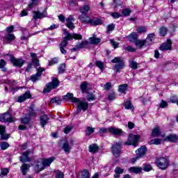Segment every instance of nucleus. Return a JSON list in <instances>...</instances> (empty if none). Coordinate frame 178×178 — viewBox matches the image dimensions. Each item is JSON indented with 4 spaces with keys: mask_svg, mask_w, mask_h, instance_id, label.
<instances>
[{
    "mask_svg": "<svg viewBox=\"0 0 178 178\" xmlns=\"http://www.w3.org/2000/svg\"><path fill=\"white\" fill-rule=\"evenodd\" d=\"M63 34L65 36L63 38V40L60 44V47L65 48L66 45H67V41H70V40H83V36L80 34L73 33L72 35L69 33L67 29H63Z\"/></svg>",
    "mask_w": 178,
    "mask_h": 178,
    "instance_id": "f257e3e1",
    "label": "nucleus"
},
{
    "mask_svg": "<svg viewBox=\"0 0 178 178\" xmlns=\"http://www.w3.org/2000/svg\"><path fill=\"white\" fill-rule=\"evenodd\" d=\"M55 159H56V158L54 156L48 159H43L41 164H38L35 166V170H38L37 173H39V172H41V170H44L45 168H49V166H51V163H52Z\"/></svg>",
    "mask_w": 178,
    "mask_h": 178,
    "instance_id": "f03ea898",
    "label": "nucleus"
},
{
    "mask_svg": "<svg viewBox=\"0 0 178 178\" xmlns=\"http://www.w3.org/2000/svg\"><path fill=\"white\" fill-rule=\"evenodd\" d=\"M111 63H115V65H113V70H115L116 73H120V70L122 69H124V60L120 57H115L112 60Z\"/></svg>",
    "mask_w": 178,
    "mask_h": 178,
    "instance_id": "7ed1b4c3",
    "label": "nucleus"
},
{
    "mask_svg": "<svg viewBox=\"0 0 178 178\" xmlns=\"http://www.w3.org/2000/svg\"><path fill=\"white\" fill-rule=\"evenodd\" d=\"M156 163L159 169H161V170H166L168 166H169V160L165 157H161L157 159Z\"/></svg>",
    "mask_w": 178,
    "mask_h": 178,
    "instance_id": "20e7f679",
    "label": "nucleus"
},
{
    "mask_svg": "<svg viewBox=\"0 0 178 178\" xmlns=\"http://www.w3.org/2000/svg\"><path fill=\"white\" fill-rule=\"evenodd\" d=\"M59 81L57 78H54L51 82H49L47 84L46 88L44 89L43 92H49L54 88H56V87H59Z\"/></svg>",
    "mask_w": 178,
    "mask_h": 178,
    "instance_id": "39448f33",
    "label": "nucleus"
},
{
    "mask_svg": "<svg viewBox=\"0 0 178 178\" xmlns=\"http://www.w3.org/2000/svg\"><path fill=\"white\" fill-rule=\"evenodd\" d=\"M16 119L10 115L9 113H4L0 116V122H8L9 123H12L15 122Z\"/></svg>",
    "mask_w": 178,
    "mask_h": 178,
    "instance_id": "423d86ee",
    "label": "nucleus"
},
{
    "mask_svg": "<svg viewBox=\"0 0 178 178\" xmlns=\"http://www.w3.org/2000/svg\"><path fill=\"white\" fill-rule=\"evenodd\" d=\"M140 136L138 135H133L131 134L129 136L128 141L126 142L127 145H136L137 143H138V139Z\"/></svg>",
    "mask_w": 178,
    "mask_h": 178,
    "instance_id": "0eeeda50",
    "label": "nucleus"
},
{
    "mask_svg": "<svg viewBox=\"0 0 178 178\" xmlns=\"http://www.w3.org/2000/svg\"><path fill=\"white\" fill-rule=\"evenodd\" d=\"M112 152L115 156L118 157L122 154V144L115 143L112 146Z\"/></svg>",
    "mask_w": 178,
    "mask_h": 178,
    "instance_id": "6e6552de",
    "label": "nucleus"
},
{
    "mask_svg": "<svg viewBox=\"0 0 178 178\" xmlns=\"http://www.w3.org/2000/svg\"><path fill=\"white\" fill-rule=\"evenodd\" d=\"M10 62L16 67H22V66H23L24 65L26 61H24V60H23L22 58H16L15 57H11Z\"/></svg>",
    "mask_w": 178,
    "mask_h": 178,
    "instance_id": "1a4fd4ad",
    "label": "nucleus"
},
{
    "mask_svg": "<svg viewBox=\"0 0 178 178\" xmlns=\"http://www.w3.org/2000/svg\"><path fill=\"white\" fill-rule=\"evenodd\" d=\"M77 104V111L80 112L81 111H87L88 109V103L87 102L81 101L79 99Z\"/></svg>",
    "mask_w": 178,
    "mask_h": 178,
    "instance_id": "9d476101",
    "label": "nucleus"
},
{
    "mask_svg": "<svg viewBox=\"0 0 178 178\" xmlns=\"http://www.w3.org/2000/svg\"><path fill=\"white\" fill-rule=\"evenodd\" d=\"M172 49V40H167V42L163 43L160 47V51H170Z\"/></svg>",
    "mask_w": 178,
    "mask_h": 178,
    "instance_id": "9b49d317",
    "label": "nucleus"
},
{
    "mask_svg": "<svg viewBox=\"0 0 178 178\" xmlns=\"http://www.w3.org/2000/svg\"><path fill=\"white\" fill-rule=\"evenodd\" d=\"M66 22V26L70 29V30H73L74 29V24H73V22H74V17L72 15H70L65 20Z\"/></svg>",
    "mask_w": 178,
    "mask_h": 178,
    "instance_id": "f8f14e48",
    "label": "nucleus"
},
{
    "mask_svg": "<svg viewBox=\"0 0 178 178\" xmlns=\"http://www.w3.org/2000/svg\"><path fill=\"white\" fill-rule=\"evenodd\" d=\"M33 19L37 20V19H44V17H47L48 13L47 11L43 13H40V11H33Z\"/></svg>",
    "mask_w": 178,
    "mask_h": 178,
    "instance_id": "ddd939ff",
    "label": "nucleus"
},
{
    "mask_svg": "<svg viewBox=\"0 0 178 178\" xmlns=\"http://www.w3.org/2000/svg\"><path fill=\"white\" fill-rule=\"evenodd\" d=\"M16 37L15 34L9 33L6 36L3 37V41L4 44H9V42H12V41H15Z\"/></svg>",
    "mask_w": 178,
    "mask_h": 178,
    "instance_id": "4468645a",
    "label": "nucleus"
},
{
    "mask_svg": "<svg viewBox=\"0 0 178 178\" xmlns=\"http://www.w3.org/2000/svg\"><path fill=\"white\" fill-rule=\"evenodd\" d=\"M108 131L114 136H122L124 133L123 130L117 127H110L108 128Z\"/></svg>",
    "mask_w": 178,
    "mask_h": 178,
    "instance_id": "2eb2a0df",
    "label": "nucleus"
},
{
    "mask_svg": "<svg viewBox=\"0 0 178 178\" xmlns=\"http://www.w3.org/2000/svg\"><path fill=\"white\" fill-rule=\"evenodd\" d=\"M29 98H31V94H30V90H27L24 94L19 97L17 102L20 103L24 102V101L29 99Z\"/></svg>",
    "mask_w": 178,
    "mask_h": 178,
    "instance_id": "dca6fc26",
    "label": "nucleus"
},
{
    "mask_svg": "<svg viewBox=\"0 0 178 178\" xmlns=\"http://www.w3.org/2000/svg\"><path fill=\"white\" fill-rule=\"evenodd\" d=\"M136 153L139 158H143V156L147 154V147H140L138 150L136 151Z\"/></svg>",
    "mask_w": 178,
    "mask_h": 178,
    "instance_id": "f3484780",
    "label": "nucleus"
},
{
    "mask_svg": "<svg viewBox=\"0 0 178 178\" xmlns=\"http://www.w3.org/2000/svg\"><path fill=\"white\" fill-rule=\"evenodd\" d=\"M102 23V19L95 17L92 19L90 18L88 24H90V26H101Z\"/></svg>",
    "mask_w": 178,
    "mask_h": 178,
    "instance_id": "a211bd4d",
    "label": "nucleus"
},
{
    "mask_svg": "<svg viewBox=\"0 0 178 178\" xmlns=\"http://www.w3.org/2000/svg\"><path fill=\"white\" fill-rule=\"evenodd\" d=\"M5 133V127L0 125V136H1V140H8L9 137L10 136V134H6Z\"/></svg>",
    "mask_w": 178,
    "mask_h": 178,
    "instance_id": "6ab92c4d",
    "label": "nucleus"
},
{
    "mask_svg": "<svg viewBox=\"0 0 178 178\" xmlns=\"http://www.w3.org/2000/svg\"><path fill=\"white\" fill-rule=\"evenodd\" d=\"M161 134L162 131H161V128L158 126H156L152 131V137H161Z\"/></svg>",
    "mask_w": 178,
    "mask_h": 178,
    "instance_id": "aec40b11",
    "label": "nucleus"
},
{
    "mask_svg": "<svg viewBox=\"0 0 178 178\" xmlns=\"http://www.w3.org/2000/svg\"><path fill=\"white\" fill-rule=\"evenodd\" d=\"M79 20H81V23H87L88 24L90 22V18L87 15V14H81L79 16Z\"/></svg>",
    "mask_w": 178,
    "mask_h": 178,
    "instance_id": "412c9836",
    "label": "nucleus"
},
{
    "mask_svg": "<svg viewBox=\"0 0 178 178\" xmlns=\"http://www.w3.org/2000/svg\"><path fill=\"white\" fill-rule=\"evenodd\" d=\"M64 99H70L72 102H79V99L74 97L73 93H67L63 97Z\"/></svg>",
    "mask_w": 178,
    "mask_h": 178,
    "instance_id": "4be33fe9",
    "label": "nucleus"
},
{
    "mask_svg": "<svg viewBox=\"0 0 178 178\" xmlns=\"http://www.w3.org/2000/svg\"><path fill=\"white\" fill-rule=\"evenodd\" d=\"M48 120H49V117L47 115H44L40 116V124L42 127H44L46 124L48 123Z\"/></svg>",
    "mask_w": 178,
    "mask_h": 178,
    "instance_id": "5701e85b",
    "label": "nucleus"
},
{
    "mask_svg": "<svg viewBox=\"0 0 178 178\" xmlns=\"http://www.w3.org/2000/svg\"><path fill=\"white\" fill-rule=\"evenodd\" d=\"M164 141H170L171 143H176L177 141V135L170 134L168 135L165 139Z\"/></svg>",
    "mask_w": 178,
    "mask_h": 178,
    "instance_id": "b1692460",
    "label": "nucleus"
},
{
    "mask_svg": "<svg viewBox=\"0 0 178 178\" xmlns=\"http://www.w3.org/2000/svg\"><path fill=\"white\" fill-rule=\"evenodd\" d=\"M115 175H114L115 178H120V175H123L124 173V169L120 168V167H116L115 169Z\"/></svg>",
    "mask_w": 178,
    "mask_h": 178,
    "instance_id": "393cba45",
    "label": "nucleus"
},
{
    "mask_svg": "<svg viewBox=\"0 0 178 178\" xmlns=\"http://www.w3.org/2000/svg\"><path fill=\"white\" fill-rule=\"evenodd\" d=\"M137 38H138V35L136 33H132L129 35H128V40L130 42L135 43L137 41Z\"/></svg>",
    "mask_w": 178,
    "mask_h": 178,
    "instance_id": "a878e982",
    "label": "nucleus"
},
{
    "mask_svg": "<svg viewBox=\"0 0 178 178\" xmlns=\"http://www.w3.org/2000/svg\"><path fill=\"white\" fill-rule=\"evenodd\" d=\"M128 170L131 173H136L137 175L138 173H141L143 168L140 167H131L128 169Z\"/></svg>",
    "mask_w": 178,
    "mask_h": 178,
    "instance_id": "bb28decb",
    "label": "nucleus"
},
{
    "mask_svg": "<svg viewBox=\"0 0 178 178\" xmlns=\"http://www.w3.org/2000/svg\"><path fill=\"white\" fill-rule=\"evenodd\" d=\"M89 41L92 45H98L101 42V39L99 38L92 37L89 38Z\"/></svg>",
    "mask_w": 178,
    "mask_h": 178,
    "instance_id": "cd10ccee",
    "label": "nucleus"
},
{
    "mask_svg": "<svg viewBox=\"0 0 178 178\" xmlns=\"http://www.w3.org/2000/svg\"><path fill=\"white\" fill-rule=\"evenodd\" d=\"M31 165L29 164L24 163L21 166V171L22 175H26L27 174V172H29V170L30 169Z\"/></svg>",
    "mask_w": 178,
    "mask_h": 178,
    "instance_id": "c85d7f7f",
    "label": "nucleus"
},
{
    "mask_svg": "<svg viewBox=\"0 0 178 178\" xmlns=\"http://www.w3.org/2000/svg\"><path fill=\"white\" fill-rule=\"evenodd\" d=\"M31 57L32 58V62L36 66H40V60L37 58V54L35 53H31Z\"/></svg>",
    "mask_w": 178,
    "mask_h": 178,
    "instance_id": "c756f323",
    "label": "nucleus"
},
{
    "mask_svg": "<svg viewBox=\"0 0 178 178\" xmlns=\"http://www.w3.org/2000/svg\"><path fill=\"white\" fill-rule=\"evenodd\" d=\"M90 43L87 40H83L81 43H78L76 47V48L81 49L83 48H86V47H88V44Z\"/></svg>",
    "mask_w": 178,
    "mask_h": 178,
    "instance_id": "7c9ffc66",
    "label": "nucleus"
},
{
    "mask_svg": "<svg viewBox=\"0 0 178 178\" xmlns=\"http://www.w3.org/2000/svg\"><path fill=\"white\" fill-rule=\"evenodd\" d=\"M79 11L81 13L87 14L90 11V6L84 5L79 8Z\"/></svg>",
    "mask_w": 178,
    "mask_h": 178,
    "instance_id": "2f4dec72",
    "label": "nucleus"
},
{
    "mask_svg": "<svg viewBox=\"0 0 178 178\" xmlns=\"http://www.w3.org/2000/svg\"><path fill=\"white\" fill-rule=\"evenodd\" d=\"M99 149V147L96 144H92L89 147V151L92 154L97 152Z\"/></svg>",
    "mask_w": 178,
    "mask_h": 178,
    "instance_id": "473e14b6",
    "label": "nucleus"
},
{
    "mask_svg": "<svg viewBox=\"0 0 178 178\" xmlns=\"http://www.w3.org/2000/svg\"><path fill=\"white\" fill-rule=\"evenodd\" d=\"M124 108L125 109H134V106H133V104H131V101H130V99H128L125 102L124 104Z\"/></svg>",
    "mask_w": 178,
    "mask_h": 178,
    "instance_id": "72a5a7b5",
    "label": "nucleus"
},
{
    "mask_svg": "<svg viewBox=\"0 0 178 178\" xmlns=\"http://www.w3.org/2000/svg\"><path fill=\"white\" fill-rule=\"evenodd\" d=\"M161 143H162V139H160V138H154L149 141V144L150 145H152L153 144H154L155 145H159V144H161Z\"/></svg>",
    "mask_w": 178,
    "mask_h": 178,
    "instance_id": "f704fd0d",
    "label": "nucleus"
},
{
    "mask_svg": "<svg viewBox=\"0 0 178 178\" xmlns=\"http://www.w3.org/2000/svg\"><path fill=\"white\" fill-rule=\"evenodd\" d=\"M127 87H128V85L124 83L123 85H120L118 86V91L119 92H124L125 93L126 91H127Z\"/></svg>",
    "mask_w": 178,
    "mask_h": 178,
    "instance_id": "c9c22d12",
    "label": "nucleus"
},
{
    "mask_svg": "<svg viewBox=\"0 0 178 178\" xmlns=\"http://www.w3.org/2000/svg\"><path fill=\"white\" fill-rule=\"evenodd\" d=\"M122 16L127 17L130 16V14L131 13V10L130 8H124L121 12Z\"/></svg>",
    "mask_w": 178,
    "mask_h": 178,
    "instance_id": "e433bc0d",
    "label": "nucleus"
},
{
    "mask_svg": "<svg viewBox=\"0 0 178 178\" xmlns=\"http://www.w3.org/2000/svg\"><path fill=\"white\" fill-rule=\"evenodd\" d=\"M63 151H65V152H67V154H69V152H70V145H69L68 142H65L63 143Z\"/></svg>",
    "mask_w": 178,
    "mask_h": 178,
    "instance_id": "4c0bfd02",
    "label": "nucleus"
},
{
    "mask_svg": "<svg viewBox=\"0 0 178 178\" xmlns=\"http://www.w3.org/2000/svg\"><path fill=\"white\" fill-rule=\"evenodd\" d=\"M40 79H41V76L37 74H33L30 77V80L31 81H33V83H35V81H38V80H40Z\"/></svg>",
    "mask_w": 178,
    "mask_h": 178,
    "instance_id": "58836bf2",
    "label": "nucleus"
},
{
    "mask_svg": "<svg viewBox=\"0 0 178 178\" xmlns=\"http://www.w3.org/2000/svg\"><path fill=\"white\" fill-rule=\"evenodd\" d=\"M96 66L99 67L101 70V72H104V67H105L104 63L102 62L101 60H97L95 63Z\"/></svg>",
    "mask_w": 178,
    "mask_h": 178,
    "instance_id": "ea45409f",
    "label": "nucleus"
},
{
    "mask_svg": "<svg viewBox=\"0 0 178 178\" xmlns=\"http://www.w3.org/2000/svg\"><path fill=\"white\" fill-rule=\"evenodd\" d=\"M95 129L92 128V127H88L86 128V136H91V134H92V133H94Z\"/></svg>",
    "mask_w": 178,
    "mask_h": 178,
    "instance_id": "a19ab883",
    "label": "nucleus"
},
{
    "mask_svg": "<svg viewBox=\"0 0 178 178\" xmlns=\"http://www.w3.org/2000/svg\"><path fill=\"white\" fill-rule=\"evenodd\" d=\"M129 66L134 70H136V69H138V63H137V62L134 60L129 61Z\"/></svg>",
    "mask_w": 178,
    "mask_h": 178,
    "instance_id": "79ce46f5",
    "label": "nucleus"
},
{
    "mask_svg": "<svg viewBox=\"0 0 178 178\" xmlns=\"http://www.w3.org/2000/svg\"><path fill=\"white\" fill-rule=\"evenodd\" d=\"M135 44L138 48H143V47H145L144 40H136Z\"/></svg>",
    "mask_w": 178,
    "mask_h": 178,
    "instance_id": "37998d69",
    "label": "nucleus"
},
{
    "mask_svg": "<svg viewBox=\"0 0 178 178\" xmlns=\"http://www.w3.org/2000/svg\"><path fill=\"white\" fill-rule=\"evenodd\" d=\"M8 173H9V169L2 168L1 170L0 177H3V176H8Z\"/></svg>",
    "mask_w": 178,
    "mask_h": 178,
    "instance_id": "c03bdc74",
    "label": "nucleus"
},
{
    "mask_svg": "<svg viewBox=\"0 0 178 178\" xmlns=\"http://www.w3.org/2000/svg\"><path fill=\"white\" fill-rule=\"evenodd\" d=\"M81 178H90V172L87 170L82 171Z\"/></svg>",
    "mask_w": 178,
    "mask_h": 178,
    "instance_id": "a18cd8bd",
    "label": "nucleus"
},
{
    "mask_svg": "<svg viewBox=\"0 0 178 178\" xmlns=\"http://www.w3.org/2000/svg\"><path fill=\"white\" fill-rule=\"evenodd\" d=\"M123 49H124V51H127V52H136V48L131 46H128V47L124 46Z\"/></svg>",
    "mask_w": 178,
    "mask_h": 178,
    "instance_id": "49530a36",
    "label": "nucleus"
},
{
    "mask_svg": "<svg viewBox=\"0 0 178 178\" xmlns=\"http://www.w3.org/2000/svg\"><path fill=\"white\" fill-rule=\"evenodd\" d=\"M152 41H154V39H148L147 38L145 40H143L145 42V47H149V45H152Z\"/></svg>",
    "mask_w": 178,
    "mask_h": 178,
    "instance_id": "de8ad7c7",
    "label": "nucleus"
},
{
    "mask_svg": "<svg viewBox=\"0 0 178 178\" xmlns=\"http://www.w3.org/2000/svg\"><path fill=\"white\" fill-rule=\"evenodd\" d=\"M110 15L113 19H119V17H122L121 14L118 12L110 13Z\"/></svg>",
    "mask_w": 178,
    "mask_h": 178,
    "instance_id": "09e8293b",
    "label": "nucleus"
},
{
    "mask_svg": "<svg viewBox=\"0 0 178 178\" xmlns=\"http://www.w3.org/2000/svg\"><path fill=\"white\" fill-rule=\"evenodd\" d=\"M0 147L1 149L4 151L5 149H8V148H9V143H8V142H2Z\"/></svg>",
    "mask_w": 178,
    "mask_h": 178,
    "instance_id": "8fccbe9b",
    "label": "nucleus"
},
{
    "mask_svg": "<svg viewBox=\"0 0 178 178\" xmlns=\"http://www.w3.org/2000/svg\"><path fill=\"white\" fill-rule=\"evenodd\" d=\"M51 102H52L53 104H56L57 105H60L62 100H60V99H59L58 97H54L51 99Z\"/></svg>",
    "mask_w": 178,
    "mask_h": 178,
    "instance_id": "3c124183",
    "label": "nucleus"
},
{
    "mask_svg": "<svg viewBox=\"0 0 178 178\" xmlns=\"http://www.w3.org/2000/svg\"><path fill=\"white\" fill-rule=\"evenodd\" d=\"M160 35H161V37H163V35H166V33H168V29L165 28V27H161L160 28Z\"/></svg>",
    "mask_w": 178,
    "mask_h": 178,
    "instance_id": "603ef678",
    "label": "nucleus"
},
{
    "mask_svg": "<svg viewBox=\"0 0 178 178\" xmlns=\"http://www.w3.org/2000/svg\"><path fill=\"white\" fill-rule=\"evenodd\" d=\"M136 31L138 33H147V27H145V26H139L137 29Z\"/></svg>",
    "mask_w": 178,
    "mask_h": 178,
    "instance_id": "864d4df0",
    "label": "nucleus"
},
{
    "mask_svg": "<svg viewBox=\"0 0 178 178\" xmlns=\"http://www.w3.org/2000/svg\"><path fill=\"white\" fill-rule=\"evenodd\" d=\"M87 86H88L87 82H83L81 83V90L82 92H86V91H87Z\"/></svg>",
    "mask_w": 178,
    "mask_h": 178,
    "instance_id": "5fc2aeb1",
    "label": "nucleus"
},
{
    "mask_svg": "<svg viewBox=\"0 0 178 178\" xmlns=\"http://www.w3.org/2000/svg\"><path fill=\"white\" fill-rule=\"evenodd\" d=\"M65 67H66V65L65 64H61L58 67V73H65Z\"/></svg>",
    "mask_w": 178,
    "mask_h": 178,
    "instance_id": "6e6d98bb",
    "label": "nucleus"
},
{
    "mask_svg": "<svg viewBox=\"0 0 178 178\" xmlns=\"http://www.w3.org/2000/svg\"><path fill=\"white\" fill-rule=\"evenodd\" d=\"M143 170H145V172H149L150 170H152V166L149 164H147L143 167Z\"/></svg>",
    "mask_w": 178,
    "mask_h": 178,
    "instance_id": "4d7b16f0",
    "label": "nucleus"
},
{
    "mask_svg": "<svg viewBox=\"0 0 178 178\" xmlns=\"http://www.w3.org/2000/svg\"><path fill=\"white\" fill-rule=\"evenodd\" d=\"M111 44L112 45V47H113L114 49H116V48H119V42H117L115 40H111Z\"/></svg>",
    "mask_w": 178,
    "mask_h": 178,
    "instance_id": "13d9d810",
    "label": "nucleus"
},
{
    "mask_svg": "<svg viewBox=\"0 0 178 178\" xmlns=\"http://www.w3.org/2000/svg\"><path fill=\"white\" fill-rule=\"evenodd\" d=\"M21 122L23 124H27L30 122V118L25 117L21 119Z\"/></svg>",
    "mask_w": 178,
    "mask_h": 178,
    "instance_id": "bf43d9fd",
    "label": "nucleus"
},
{
    "mask_svg": "<svg viewBox=\"0 0 178 178\" xmlns=\"http://www.w3.org/2000/svg\"><path fill=\"white\" fill-rule=\"evenodd\" d=\"M88 101L91 102V101H95V96L92 95V93H90L87 96Z\"/></svg>",
    "mask_w": 178,
    "mask_h": 178,
    "instance_id": "052dcab7",
    "label": "nucleus"
},
{
    "mask_svg": "<svg viewBox=\"0 0 178 178\" xmlns=\"http://www.w3.org/2000/svg\"><path fill=\"white\" fill-rule=\"evenodd\" d=\"M116 98V94H115V92H111L108 95V99L110 101H113V99H115Z\"/></svg>",
    "mask_w": 178,
    "mask_h": 178,
    "instance_id": "680f3d73",
    "label": "nucleus"
},
{
    "mask_svg": "<svg viewBox=\"0 0 178 178\" xmlns=\"http://www.w3.org/2000/svg\"><path fill=\"white\" fill-rule=\"evenodd\" d=\"M115 30V24H111L107 26V32L113 31Z\"/></svg>",
    "mask_w": 178,
    "mask_h": 178,
    "instance_id": "e2e57ef3",
    "label": "nucleus"
},
{
    "mask_svg": "<svg viewBox=\"0 0 178 178\" xmlns=\"http://www.w3.org/2000/svg\"><path fill=\"white\" fill-rule=\"evenodd\" d=\"M104 90H111V88H112V83L111 82H108V83H106L104 84Z\"/></svg>",
    "mask_w": 178,
    "mask_h": 178,
    "instance_id": "0e129e2a",
    "label": "nucleus"
},
{
    "mask_svg": "<svg viewBox=\"0 0 178 178\" xmlns=\"http://www.w3.org/2000/svg\"><path fill=\"white\" fill-rule=\"evenodd\" d=\"M56 63H58V58H54L49 62V66H52V65H56Z\"/></svg>",
    "mask_w": 178,
    "mask_h": 178,
    "instance_id": "69168bd1",
    "label": "nucleus"
},
{
    "mask_svg": "<svg viewBox=\"0 0 178 178\" xmlns=\"http://www.w3.org/2000/svg\"><path fill=\"white\" fill-rule=\"evenodd\" d=\"M44 70L45 69L39 67L37 69L38 72L36 73V74H38L41 77V76H42V72H44Z\"/></svg>",
    "mask_w": 178,
    "mask_h": 178,
    "instance_id": "338daca9",
    "label": "nucleus"
},
{
    "mask_svg": "<svg viewBox=\"0 0 178 178\" xmlns=\"http://www.w3.org/2000/svg\"><path fill=\"white\" fill-rule=\"evenodd\" d=\"M63 177H64L63 172H62L60 171L56 172V178H63Z\"/></svg>",
    "mask_w": 178,
    "mask_h": 178,
    "instance_id": "774afa93",
    "label": "nucleus"
}]
</instances>
